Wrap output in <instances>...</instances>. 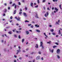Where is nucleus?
I'll list each match as a JSON object with an SVG mask.
<instances>
[{"mask_svg":"<svg viewBox=\"0 0 62 62\" xmlns=\"http://www.w3.org/2000/svg\"><path fill=\"white\" fill-rule=\"evenodd\" d=\"M57 57L58 58V59H59L60 58V57L58 55H57Z\"/></svg>","mask_w":62,"mask_h":62,"instance_id":"22","label":"nucleus"},{"mask_svg":"<svg viewBox=\"0 0 62 62\" xmlns=\"http://www.w3.org/2000/svg\"><path fill=\"white\" fill-rule=\"evenodd\" d=\"M15 5V3H13L12 5V6L13 7Z\"/></svg>","mask_w":62,"mask_h":62,"instance_id":"32","label":"nucleus"},{"mask_svg":"<svg viewBox=\"0 0 62 62\" xmlns=\"http://www.w3.org/2000/svg\"><path fill=\"white\" fill-rule=\"evenodd\" d=\"M41 47H42V49H44V46H42Z\"/></svg>","mask_w":62,"mask_h":62,"instance_id":"29","label":"nucleus"},{"mask_svg":"<svg viewBox=\"0 0 62 62\" xmlns=\"http://www.w3.org/2000/svg\"><path fill=\"white\" fill-rule=\"evenodd\" d=\"M35 26L36 27H39V25H38L37 24H36L35 25Z\"/></svg>","mask_w":62,"mask_h":62,"instance_id":"11","label":"nucleus"},{"mask_svg":"<svg viewBox=\"0 0 62 62\" xmlns=\"http://www.w3.org/2000/svg\"><path fill=\"white\" fill-rule=\"evenodd\" d=\"M36 60H39L40 59V57L39 56H38L36 58Z\"/></svg>","mask_w":62,"mask_h":62,"instance_id":"3","label":"nucleus"},{"mask_svg":"<svg viewBox=\"0 0 62 62\" xmlns=\"http://www.w3.org/2000/svg\"><path fill=\"white\" fill-rule=\"evenodd\" d=\"M61 5H60L59 6V7H60V8L61 9H62V8H61Z\"/></svg>","mask_w":62,"mask_h":62,"instance_id":"38","label":"nucleus"},{"mask_svg":"<svg viewBox=\"0 0 62 62\" xmlns=\"http://www.w3.org/2000/svg\"><path fill=\"white\" fill-rule=\"evenodd\" d=\"M14 62H17V61L15 60H14Z\"/></svg>","mask_w":62,"mask_h":62,"instance_id":"52","label":"nucleus"},{"mask_svg":"<svg viewBox=\"0 0 62 62\" xmlns=\"http://www.w3.org/2000/svg\"><path fill=\"white\" fill-rule=\"evenodd\" d=\"M29 22V21H28L27 20H25V23H26V22Z\"/></svg>","mask_w":62,"mask_h":62,"instance_id":"30","label":"nucleus"},{"mask_svg":"<svg viewBox=\"0 0 62 62\" xmlns=\"http://www.w3.org/2000/svg\"><path fill=\"white\" fill-rule=\"evenodd\" d=\"M33 3L32 2L31 4V6L32 7H33Z\"/></svg>","mask_w":62,"mask_h":62,"instance_id":"13","label":"nucleus"},{"mask_svg":"<svg viewBox=\"0 0 62 62\" xmlns=\"http://www.w3.org/2000/svg\"><path fill=\"white\" fill-rule=\"evenodd\" d=\"M35 8H38V5H37V6L35 7Z\"/></svg>","mask_w":62,"mask_h":62,"instance_id":"54","label":"nucleus"},{"mask_svg":"<svg viewBox=\"0 0 62 62\" xmlns=\"http://www.w3.org/2000/svg\"><path fill=\"white\" fill-rule=\"evenodd\" d=\"M18 38L19 39H21V36H20V35H19L18 36Z\"/></svg>","mask_w":62,"mask_h":62,"instance_id":"36","label":"nucleus"},{"mask_svg":"<svg viewBox=\"0 0 62 62\" xmlns=\"http://www.w3.org/2000/svg\"><path fill=\"white\" fill-rule=\"evenodd\" d=\"M44 35H45V36H46V38H47L48 37V36L46 35V33H44Z\"/></svg>","mask_w":62,"mask_h":62,"instance_id":"24","label":"nucleus"},{"mask_svg":"<svg viewBox=\"0 0 62 62\" xmlns=\"http://www.w3.org/2000/svg\"><path fill=\"white\" fill-rule=\"evenodd\" d=\"M23 53H25V51L24 50H23Z\"/></svg>","mask_w":62,"mask_h":62,"instance_id":"56","label":"nucleus"},{"mask_svg":"<svg viewBox=\"0 0 62 62\" xmlns=\"http://www.w3.org/2000/svg\"><path fill=\"white\" fill-rule=\"evenodd\" d=\"M35 17H36V18H38L39 17L38 16V14L37 13L36 14V15L35 16Z\"/></svg>","mask_w":62,"mask_h":62,"instance_id":"15","label":"nucleus"},{"mask_svg":"<svg viewBox=\"0 0 62 62\" xmlns=\"http://www.w3.org/2000/svg\"><path fill=\"white\" fill-rule=\"evenodd\" d=\"M18 29L19 30H21L22 29V28H20Z\"/></svg>","mask_w":62,"mask_h":62,"instance_id":"48","label":"nucleus"},{"mask_svg":"<svg viewBox=\"0 0 62 62\" xmlns=\"http://www.w3.org/2000/svg\"><path fill=\"white\" fill-rule=\"evenodd\" d=\"M12 16H11L10 17V19H12Z\"/></svg>","mask_w":62,"mask_h":62,"instance_id":"53","label":"nucleus"},{"mask_svg":"<svg viewBox=\"0 0 62 62\" xmlns=\"http://www.w3.org/2000/svg\"><path fill=\"white\" fill-rule=\"evenodd\" d=\"M4 40H2L1 41V42L2 43H4Z\"/></svg>","mask_w":62,"mask_h":62,"instance_id":"45","label":"nucleus"},{"mask_svg":"<svg viewBox=\"0 0 62 62\" xmlns=\"http://www.w3.org/2000/svg\"><path fill=\"white\" fill-rule=\"evenodd\" d=\"M51 14H52V15H54V12H52Z\"/></svg>","mask_w":62,"mask_h":62,"instance_id":"51","label":"nucleus"},{"mask_svg":"<svg viewBox=\"0 0 62 62\" xmlns=\"http://www.w3.org/2000/svg\"><path fill=\"white\" fill-rule=\"evenodd\" d=\"M8 33L9 34H12V32L11 31H10L8 32Z\"/></svg>","mask_w":62,"mask_h":62,"instance_id":"18","label":"nucleus"},{"mask_svg":"<svg viewBox=\"0 0 62 62\" xmlns=\"http://www.w3.org/2000/svg\"><path fill=\"white\" fill-rule=\"evenodd\" d=\"M55 10H56V12H57V11H58V9L57 8H55Z\"/></svg>","mask_w":62,"mask_h":62,"instance_id":"12","label":"nucleus"},{"mask_svg":"<svg viewBox=\"0 0 62 62\" xmlns=\"http://www.w3.org/2000/svg\"><path fill=\"white\" fill-rule=\"evenodd\" d=\"M47 14H45V17H47V16H48V15H49V13H48V12H47Z\"/></svg>","mask_w":62,"mask_h":62,"instance_id":"7","label":"nucleus"},{"mask_svg":"<svg viewBox=\"0 0 62 62\" xmlns=\"http://www.w3.org/2000/svg\"><path fill=\"white\" fill-rule=\"evenodd\" d=\"M34 52H32L31 53V54H34Z\"/></svg>","mask_w":62,"mask_h":62,"instance_id":"41","label":"nucleus"},{"mask_svg":"<svg viewBox=\"0 0 62 62\" xmlns=\"http://www.w3.org/2000/svg\"><path fill=\"white\" fill-rule=\"evenodd\" d=\"M52 34L53 35H55V33H53Z\"/></svg>","mask_w":62,"mask_h":62,"instance_id":"46","label":"nucleus"},{"mask_svg":"<svg viewBox=\"0 0 62 62\" xmlns=\"http://www.w3.org/2000/svg\"><path fill=\"white\" fill-rule=\"evenodd\" d=\"M31 24H28V25L29 26H31Z\"/></svg>","mask_w":62,"mask_h":62,"instance_id":"40","label":"nucleus"},{"mask_svg":"<svg viewBox=\"0 0 62 62\" xmlns=\"http://www.w3.org/2000/svg\"><path fill=\"white\" fill-rule=\"evenodd\" d=\"M14 37H15V38H16V37H17V35H14Z\"/></svg>","mask_w":62,"mask_h":62,"instance_id":"27","label":"nucleus"},{"mask_svg":"<svg viewBox=\"0 0 62 62\" xmlns=\"http://www.w3.org/2000/svg\"><path fill=\"white\" fill-rule=\"evenodd\" d=\"M38 53L39 54H41V52H38Z\"/></svg>","mask_w":62,"mask_h":62,"instance_id":"49","label":"nucleus"},{"mask_svg":"<svg viewBox=\"0 0 62 62\" xmlns=\"http://www.w3.org/2000/svg\"><path fill=\"white\" fill-rule=\"evenodd\" d=\"M18 3L19 5H21V3H20V2H18Z\"/></svg>","mask_w":62,"mask_h":62,"instance_id":"42","label":"nucleus"},{"mask_svg":"<svg viewBox=\"0 0 62 62\" xmlns=\"http://www.w3.org/2000/svg\"><path fill=\"white\" fill-rule=\"evenodd\" d=\"M16 33H19V31H16Z\"/></svg>","mask_w":62,"mask_h":62,"instance_id":"58","label":"nucleus"},{"mask_svg":"<svg viewBox=\"0 0 62 62\" xmlns=\"http://www.w3.org/2000/svg\"><path fill=\"white\" fill-rule=\"evenodd\" d=\"M10 26H8V27H6V28L7 29H8V28H10Z\"/></svg>","mask_w":62,"mask_h":62,"instance_id":"31","label":"nucleus"},{"mask_svg":"<svg viewBox=\"0 0 62 62\" xmlns=\"http://www.w3.org/2000/svg\"><path fill=\"white\" fill-rule=\"evenodd\" d=\"M7 11V9H5L3 10V12H6Z\"/></svg>","mask_w":62,"mask_h":62,"instance_id":"16","label":"nucleus"},{"mask_svg":"<svg viewBox=\"0 0 62 62\" xmlns=\"http://www.w3.org/2000/svg\"><path fill=\"white\" fill-rule=\"evenodd\" d=\"M43 45V43L42 42H41L40 43V46L41 47V46H42Z\"/></svg>","mask_w":62,"mask_h":62,"instance_id":"8","label":"nucleus"},{"mask_svg":"<svg viewBox=\"0 0 62 62\" xmlns=\"http://www.w3.org/2000/svg\"><path fill=\"white\" fill-rule=\"evenodd\" d=\"M55 44H56L57 45H58V43L55 42Z\"/></svg>","mask_w":62,"mask_h":62,"instance_id":"37","label":"nucleus"},{"mask_svg":"<svg viewBox=\"0 0 62 62\" xmlns=\"http://www.w3.org/2000/svg\"><path fill=\"white\" fill-rule=\"evenodd\" d=\"M13 21L12 20H11L9 22H10V23H11V22H12Z\"/></svg>","mask_w":62,"mask_h":62,"instance_id":"57","label":"nucleus"},{"mask_svg":"<svg viewBox=\"0 0 62 62\" xmlns=\"http://www.w3.org/2000/svg\"><path fill=\"white\" fill-rule=\"evenodd\" d=\"M43 19H44V20H46V19L45 18H43Z\"/></svg>","mask_w":62,"mask_h":62,"instance_id":"59","label":"nucleus"},{"mask_svg":"<svg viewBox=\"0 0 62 62\" xmlns=\"http://www.w3.org/2000/svg\"><path fill=\"white\" fill-rule=\"evenodd\" d=\"M56 47H57V46H53V48H56Z\"/></svg>","mask_w":62,"mask_h":62,"instance_id":"23","label":"nucleus"},{"mask_svg":"<svg viewBox=\"0 0 62 62\" xmlns=\"http://www.w3.org/2000/svg\"><path fill=\"white\" fill-rule=\"evenodd\" d=\"M4 51H5V52H9V50H6V49H4Z\"/></svg>","mask_w":62,"mask_h":62,"instance_id":"20","label":"nucleus"},{"mask_svg":"<svg viewBox=\"0 0 62 62\" xmlns=\"http://www.w3.org/2000/svg\"><path fill=\"white\" fill-rule=\"evenodd\" d=\"M23 15L25 16V17H27V14L26 13L24 12L23 13Z\"/></svg>","mask_w":62,"mask_h":62,"instance_id":"4","label":"nucleus"},{"mask_svg":"<svg viewBox=\"0 0 62 62\" xmlns=\"http://www.w3.org/2000/svg\"><path fill=\"white\" fill-rule=\"evenodd\" d=\"M37 2L38 4H39V0H38Z\"/></svg>","mask_w":62,"mask_h":62,"instance_id":"43","label":"nucleus"},{"mask_svg":"<svg viewBox=\"0 0 62 62\" xmlns=\"http://www.w3.org/2000/svg\"><path fill=\"white\" fill-rule=\"evenodd\" d=\"M3 15V16H5V14L4 13Z\"/></svg>","mask_w":62,"mask_h":62,"instance_id":"61","label":"nucleus"},{"mask_svg":"<svg viewBox=\"0 0 62 62\" xmlns=\"http://www.w3.org/2000/svg\"><path fill=\"white\" fill-rule=\"evenodd\" d=\"M49 50L50 52H51V53H53L54 52V49L52 50V49H51V48L49 49Z\"/></svg>","mask_w":62,"mask_h":62,"instance_id":"5","label":"nucleus"},{"mask_svg":"<svg viewBox=\"0 0 62 62\" xmlns=\"http://www.w3.org/2000/svg\"><path fill=\"white\" fill-rule=\"evenodd\" d=\"M36 48H38V44H36V45L35 46Z\"/></svg>","mask_w":62,"mask_h":62,"instance_id":"21","label":"nucleus"},{"mask_svg":"<svg viewBox=\"0 0 62 62\" xmlns=\"http://www.w3.org/2000/svg\"><path fill=\"white\" fill-rule=\"evenodd\" d=\"M46 1V0H43V2H45Z\"/></svg>","mask_w":62,"mask_h":62,"instance_id":"50","label":"nucleus"},{"mask_svg":"<svg viewBox=\"0 0 62 62\" xmlns=\"http://www.w3.org/2000/svg\"><path fill=\"white\" fill-rule=\"evenodd\" d=\"M21 14H22V12H19V14H20V15H21Z\"/></svg>","mask_w":62,"mask_h":62,"instance_id":"34","label":"nucleus"},{"mask_svg":"<svg viewBox=\"0 0 62 62\" xmlns=\"http://www.w3.org/2000/svg\"><path fill=\"white\" fill-rule=\"evenodd\" d=\"M36 32H38L39 33L40 32V30H38V29H36Z\"/></svg>","mask_w":62,"mask_h":62,"instance_id":"9","label":"nucleus"},{"mask_svg":"<svg viewBox=\"0 0 62 62\" xmlns=\"http://www.w3.org/2000/svg\"><path fill=\"white\" fill-rule=\"evenodd\" d=\"M51 43V41H50L49 42H47V43H49V44H50Z\"/></svg>","mask_w":62,"mask_h":62,"instance_id":"35","label":"nucleus"},{"mask_svg":"<svg viewBox=\"0 0 62 62\" xmlns=\"http://www.w3.org/2000/svg\"><path fill=\"white\" fill-rule=\"evenodd\" d=\"M41 59L42 60H43V57H42L41 58Z\"/></svg>","mask_w":62,"mask_h":62,"instance_id":"64","label":"nucleus"},{"mask_svg":"<svg viewBox=\"0 0 62 62\" xmlns=\"http://www.w3.org/2000/svg\"><path fill=\"white\" fill-rule=\"evenodd\" d=\"M24 39H22V42L23 43V42H24Z\"/></svg>","mask_w":62,"mask_h":62,"instance_id":"17","label":"nucleus"},{"mask_svg":"<svg viewBox=\"0 0 62 62\" xmlns=\"http://www.w3.org/2000/svg\"><path fill=\"white\" fill-rule=\"evenodd\" d=\"M59 23H58V22H56V24H58V25H59Z\"/></svg>","mask_w":62,"mask_h":62,"instance_id":"26","label":"nucleus"},{"mask_svg":"<svg viewBox=\"0 0 62 62\" xmlns=\"http://www.w3.org/2000/svg\"><path fill=\"white\" fill-rule=\"evenodd\" d=\"M12 2L11 1H10L9 2L10 4H12Z\"/></svg>","mask_w":62,"mask_h":62,"instance_id":"44","label":"nucleus"},{"mask_svg":"<svg viewBox=\"0 0 62 62\" xmlns=\"http://www.w3.org/2000/svg\"><path fill=\"white\" fill-rule=\"evenodd\" d=\"M22 2H23V3H24L25 2L24 0H22Z\"/></svg>","mask_w":62,"mask_h":62,"instance_id":"39","label":"nucleus"},{"mask_svg":"<svg viewBox=\"0 0 62 62\" xmlns=\"http://www.w3.org/2000/svg\"><path fill=\"white\" fill-rule=\"evenodd\" d=\"M22 58V57H20L19 58V59L20 60H21V59Z\"/></svg>","mask_w":62,"mask_h":62,"instance_id":"62","label":"nucleus"},{"mask_svg":"<svg viewBox=\"0 0 62 62\" xmlns=\"http://www.w3.org/2000/svg\"><path fill=\"white\" fill-rule=\"evenodd\" d=\"M6 43V41H4V44H5Z\"/></svg>","mask_w":62,"mask_h":62,"instance_id":"63","label":"nucleus"},{"mask_svg":"<svg viewBox=\"0 0 62 62\" xmlns=\"http://www.w3.org/2000/svg\"><path fill=\"white\" fill-rule=\"evenodd\" d=\"M26 34L27 35H28L29 34V32L28 31H26Z\"/></svg>","mask_w":62,"mask_h":62,"instance_id":"14","label":"nucleus"},{"mask_svg":"<svg viewBox=\"0 0 62 62\" xmlns=\"http://www.w3.org/2000/svg\"><path fill=\"white\" fill-rule=\"evenodd\" d=\"M25 9H26V10H27V7H25Z\"/></svg>","mask_w":62,"mask_h":62,"instance_id":"55","label":"nucleus"},{"mask_svg":"<svg viewBox=\"0 0 62 62\" xmlns=\"http://www.w3.org/2000/svg\"><path fill=\"white\" fill-rule=\"evenodd\" d=\"M15 18H16V20H17V21H20V19L21 18H20L19 17H18V18H17V17L16 16L15 17Z\"/></svg>","mask_w":62,"mask_h":62,"instance_id":"6","label":"nucleus"},{"mask_svg":"<svg viewBox=\"0 0 62 62\" xmlns=\"http://www.w3.org/2000/svg\"><path fill=\"white\" fill-rule=\"evenodd\" d=\"M47 10H50V8H49V7H48L47 8Z\"/></svg>","mask_w":62,"mask_h":62,"instance_id":"60","label":"nucleus"},{"mask_svg":"<svg viewBox=\"0 0 62 62\" xmlns=\"http://www.w3.org/2000/svg\"><path fill=\"white\" fill-rule=\"evenodd\" d=\"M58 34L59 35H60V34H61V31H60V30H59V33H58Z\"/></svg>","mask_w":62,"mask_h":62,"instance_id":"10","label":"nucleus"},{"mask_svg":"<svg viewBox=\"0 0 62 62\" xmlns=\"http://www.w3.org/2000/svg\"><path fill=\"white\" fill-rule=\"evenodd\" d=\"M17 8V5H15V9H16Z\"/></svg>","mask_w":62,"mask_h":62,"instance_id":"25","label":"nucleus"},{"mask_svg":"<svg viewBox=\"0 0 62 62\" xmlns=\"http://www.w3.org/2000/svg\"><path fill=\"white\" fill-rule=\"evenodd\" d=\"M31 27L32 28H33L34 27V26L33 25H31Z\"/></svg>","mask_w":62,"mask_h":62,"instance_id":"33","label":"nucleus"},{"mask_svg":"<svg viewBox=\"0 0 62 62\" xmlns=\"http://www.w3.org/2000/svg\"><path fill=\"white\" fill-rule=\"evenodd\" d=\"M4 6H7V4L6 3H5V4H4Z\"/></svg>","mask_w":62,"mask_h":62,"instance_id":"47","label":"nucleus"},{"mask_svg":"<svg viewBox=\"0 0 62 62\" xmlns=\"http://www.w3.org/2000/svg\"><path fill=\"white\" fill-rule=\"evenodd\" d=\"M16 13V10H15L14 12V14H15Z\"/></svg>","mask_w":62,"mask_h":62,"instance_id":"19","label":"nucleus"},{"mask_svg":"<svg viewBox=\"0 0 62 62\" xmlns=\"http://www.w3.org/2000/svg\"><path fill=\"white\" fill-rule=\"evenodd\" d=\"M50 31H51V32H54V29H52Z\"/></svg>","mask_w":62,"mask_h":62,"instance_id":"28","label":"nucleus"},{"mask_svg":"<svg viewBox=\"0 0 62 62\" xmlns=\"http://www.w3.org/2000/svg\"><path fill=\"white\" fill-rule=\"evenodd\" d=\"M60 52V50L59 49H58L57 50L56 53L57 54H59Z\"/></svg>","mask_w":62,"mask_h":62,"instance_id":"1","label":"nucleus"},{"mask_svg":"<svg viewBox=\"0 0 62 62\" xmlns=\"http://www.w3.org/2000/svg\"><path fill=\"white\" fill-rule=\"evenodd\" d=\"M21 49H19L17 50V52L16 53V54H18L19 53H20L21 52Z\"/></svg>","mask_w":62,"mask_h":62,"instance_id":"2","label":"nucleus"}]
</instances>
